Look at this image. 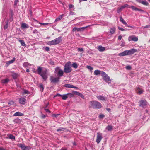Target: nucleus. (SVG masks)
<instances>
[{"label":"nucleus","instance_id":"nucleus-1","mask_svg":"<svg viewBox=\"0 0 150 150\" xmlns=\"http://www.w3.org/2000/svg\"><path fill=\"white\" fill-rule=\"evenodd\" d=\"M42 68L40 66L38 67L37 71L34 68L33 69L32 71L33 73H36L37 72L38 74L40 75L42 79L44 81H46L48 78V70L46 69H45L44 70H43L42 71Z\"/></svg>","mask_w":150,"mask_h":150},{"label":"nucleus","instance_id":"nucleus-2","mask_svg":"<svg viewBox=\"0 0 150 150\" xmlns=\"http://www.w3.org/2000/svg\"><path fill=\"white\" fill-rule=\"evenodd\" d=\"M89 103L93 108L100 109L102 107V104L99 102L96 101H90Z\"/></svg>","mask_w":150,"mask_h":150},{"label":"nucleus","instance_id":"nucleus-3","mask_svg":"<svg viewBox=\"0 0 150 150\" xmlns=\"http://www.w3.org/2000/svg\"><path fill=\"white\" fill-rule=\"evenodd\" d=\"M64 72L67 74L69 73L72 71L71 64L70 61H68L65 64L64 66Z\"/></svg>","mask_w":150,"mask_h":150},{"label":"nucleus","instance_id":"nucleus-4","mask_svg":"<svg viewBox=\"0 0 150 150\" xmlns=\"http://www.w3.org/2000/svg\"><path fill=\"white\" fill-rule=\"evenodd\" d=\"M101 76L103 80L108 84L111 83V81L109 76L105 73L103 71L101 72Z\"/></svg>","mask_w":150,"mask_h":150},{"label":"nucleus","instance_id":"nucleus-5","mask_svg":"<svg viewBox=\"0 0 150 150\" xmlns=\"http://www.w3.org/2000/svg\"><path fill=\"white\" fill-rule=\"evenodd\" d=\"M62 41L61 37H59L51 41H48L47 44L49 45H57L59 43Z\"/></svg>","mask_w":150,"mask_h":150},{"label":"nucleus","instance_id":"nucleus-6","mask_svg":"<svg viewBox=\"0 0 150 150\" xmlns=\"http://www.w3.org/2000/svg\"><path fill=\"white\" fill-rule=\"evenodd\" d=\"M55 70L56 72H57L58 75L59 76L61 77L63 76L64 71L60 69L59 67H57L55 68Z\"/></svg>","mask_w":150,"mask_h":150},{"label":"nucleus","instance_id":"nucleus-7","mask_svg":"<svg viewBox=\"0 0 150 150\" xmlns=\"http://www.w3.org/2000/svg\"><path fill=\"white\" fill-rule=\"evenodd\" d=\"M18 147L21 148L23 150H29L30 148L29 146H26L24 144L21 143H19L17 144Z\"/></svg>","mask_w":150,"mask_h":150},{"label":"nucleus","instance_id":"nucleus-8","mask_svg":"<svg viewBox=\"0 0 150 150\" xmlns=\"http://www.w3.org/2000/svg\"><path fill=\"white\" fill-rule=\"evenodd\" d=\"M102 139V134L100 132L97 133V137L96 139V142L98 144Z\"/></svg>","mask_w":150,"mask_h":150},{"label":"nucleus","instance_id":"nucleus-9","mask_svg":"<svg viewBox=\"0 0 150 150\" xmlns=\"http://www.w3.org/2000/svg\"><path fill=\"white\" fill-rule=\"evenodd\" d=\"M128 40L129 41H137L138 40V37H136L135 36L133 35L130 36L128 37Z\"/></svg>","mask_w":150,"mask_h":150},{"label":"nucleus","instance_id":"nucleus-10","mask_svg":"<svg viewBox=\"0 0 150 150\" xmlns=\"http://www.w3.org/2000/svg\"><path fill=\"white\" fill-rule=\"evenodd\" d=\"M59 79L60 78L59 77L54 78L52 76H51L50 78V80L51 82L55 83L59 82Z\"/></svg>","mask_w":150,"mask_h":150},{"label":"nucleus","instance_id":"nucleus-11","mask_svg":"<svg viewBox=\"0 0 150 150\" xmlns=\"http://www.w3.org/2000/svg\"><path fill=\"white\" fill-rule=\"evenodd\" d=\"M19 101L20 103L24 105L26 103V99L23 97H21L19 99Z\"/></svg>","mask_w":150,"mask_h":150},{"label":"nucleus","instance_id":"nucleus-12","mask_svg":"<svg viewBox=\"0 0 150 150\" xmlns=\"http://www.w3.org/2000/svg\"><path fill=\"white\" fill-rule=\"evenodd\" d=\"M29 27L28 25L25 23H22L21 24V28L22 30L28 28Z\"/></svg>","mask_w":150,"mask_h":150},{"label":"nucleus","instance_id":"nucleus-13","mask_svg":"<svg viewBox=\"0 0 150 150\" xmlns=\"http://www.w3.org/2000/svg\"><path fill=\"white\" fill-rule=\"evenodd\" d=\"M129 55H132L137 52V49H132L129 50H127Z\"/></svg>","mask_w":150,"mask_h":150},{"label":"nucleus","instance_id":"nucleus-14","mask_svg":"<svg viewBox=\"0 0 150 150\" xmlns=\"http://www.w3.org/2000/svg\"><path fill=\"white\" fill-rule=\"evenodd\" d=\"M97 98L99 100H101L103 101H105L106 100V98L102 95H99L97 96Z\"/></svg>","mask_w":150,"mask_h":150},{"label":"nucleus","instance_id":"nucleus-15","mask_svg":"<svg viewBox=\"0 0 150 150\" xmlns=\"http://www.w3.org/2000/svg\"><path fill=\"white\" fill-rule=\"evenodd\" d=\"M147 105L146 102L145 100H141L140 102L139 106L144 107Z\"/></svg>","mask_w":150,"mask_h":150},{"label":"nucleus","instance_id":"nucleus-16","mask_svg":"<svg viewBox=\"0 0 150 150\" xmlns=\"http://www.w3.org/2000/svg\"><path fill=\"white\" fill-rule=\"evenodd\" d=\"M64 86L66 88H74L75 89H78V87H75L73 86V85L70 84H65L64 85Z\"/></svg>","mask_w":150,"mask_h":150},{"label":"nucleus","instance_id":"nucleus-17","mask_svg":"<svg viewBox=\"0 0 150 150\" xmlns=\"http://www.w3.org/2000/svg\"><path fill=\"white\" fill-rule=\"evenodd\" d=\"M129 55L127 50H125L123 52L119 54L118 55L120 56H122Z\"/></svg>","mask_w":150,"mask_h":150},{"label":"nucleus","instance_id":"nucleus-18","mask_svg":"<svg viewBox=\"0 0 150 150\" xmlns=\"http://www.w3.org/2000/svg\"><path fill=\"white\" fill-rule=\"evenodd\" d=\"M90 25L86 26V27H82L79 28H77V31H83L86 28L90 27Z\"/></svg>","mask_w":150,"mask_h":150},{"label":"nucleus","instance_id":"nucleus-19","mask_svg":"<svg viewBox=\"0 0 150 150\" xmlns=\"http://www.w3.org/2000/svg\"><path fill=\"white\" fill-rule=\"evenodd\" d=\"M136 91L137 93L139 95L142 94L143 92V90L141 89L140 87H137Z\"/></svg>","mask_w":150,"mask_h":150},{"label":"nucleus","instance_id":"nucleus-20","mask_svg":"<svg viewBox=\"0 0 150 150\" xmlns=\"http://www.w3.org/2000/svg\"><path fill=\"white\" fill-rule=\"evenodd\" d=\"M15 58L13 57L12 60L6 62V64L8 66L10 64L13 63L15 60Z\"/></svg>","mask_w":150,"mask_h":150},{"label":"nucleus","instance_id":"nucleus-21","mask_svg":"<svg viewBox=\"0 0 150 150\" xmlns=\"http://www.w3.org/2000/svg\"><path fill=\"white\" fill-rule=\"evenodd\" d=\"M116 30V28L115 27H113L112 28H111L110 29V34H113Z\"/></svg>","mask_w":150,"mask_h":150},{"label":"nucleus","instance_id":"nucleus-22","mask_svg":"<svg viewBox=\"0 0 150 150\" xmlns=\"http://www.w3.org/2000/svg\"><path fill=\"white\" fill-rule=\"evenodd\" d=\"M98 49L100 52H103L105 50V47L101 45L99 46L98 47Z\"/></svg>","mask_w":150,"mask_h":150},{"label":"nucleus","instance_id":"nucleus-23","mask_svg":"<svg viewBox=\"0 0 150 150\" xmlns=\"http://www.w3.org/2000/svg\"><path fill=\"white\" fill-rule=\"evenodd\" d=\"M8 136L9 137V138L12 139L14 141H15V137L11 134H8Z\"/></svg>","mask_w":150,"mask_h":150},{"label":"nucleus","instance_id":"nucleus-24","mask_svg":"<svg viewBox=\"0 0 150 150\" xmlns=\"http://www.w3.org/2000/svg\"><path fill=\"white\" fill-rule=\"evenodd\" d=\"M64 16V14H62L60 15L58 18L56 19L55 21V22H57V21H60L62 18L63 16Z\"/></svg>","mask_w":150,"mask_h":150},{"label":"nucleus","instance_id":"nucleus-25","mask_svg":"<svg viewBox=\"0 0 150 150\" xmlns=\"http://www.w3.org/2000/svg\"><path fill=\"white\" fill-rule=\"evenodd\" d=\"M101 72L99 70H96L94 71V74L95 75H98L100 74H101Z\"/></svg>","mask_w":150,"mask_h":150},{"label":"nucleus","instance_id":"nucleus-26","mask_svg":"<svg viewBox=\"0 0 150 150\" xmlns=\"http://www.w3.org/2000/svg\"><path fill=\"white\" fill-rule=\"evenodd\" d=\"M9 81V79H6L2 80L1 81V82L3 84H5L7 83Z\"/></svg>","mask_w":150,"mask_h":150},{"label":"nucleus","instance_id":"nucleus-27","mask_svg":"<svg viewBox=\"0 0 150 150\" xmlns=\"http://www.w3.org/2000/svg\"><path fill=\"white\" fill-rule=\"evenodd\" d=\"M23 115V114L19 112H16L13 115L14 116H22Z\"/></svg>","mask_w":150,"mask_h":150},{"label":"nucleus","instance_id":"nucleus-28","mask_svg":"<svg viewBox=\"0 0 150 150\" xmlns=\"http://www.w3.org/2000/svg\"><path fill=\"white\" fill-rule=\"evenodd\" d=\"M129 6V5L127 4H125L124 5H123L121 6L120 7H119V8L121 9L122 11L125 8H128V6Z\"/></svg>","mask_w":150,"mask_h":150},{"label":"nucleus","instance_id":"nucleus-29","mask_svg":"<svg viewBox=\"0 0 150 150\" xmlns=\"http://www.w3.org/2000/svg\"><path fill=\"white\" fill-rule=\"evenodd\" d=\"M120 21L122 23V24H125V25H127V23L124 20L121 16L120 17Z\"/></svg>","mask_w":150,"mask_h":150},{"label":"nucleus","instance_id":"nucleus-30","mask_svg":"<svg viewBox=\"0 0 150 150\" xmlns=\"http://www.w3.org/2000/svg\"><path fill=\"white\" fill-rule=\"evenodd\" d=\"M68 98V94H64L62 96V99L63 100H66Z\"/></svg>","mask_w":150,"mask_h":150},{"label":"nucleus","instance_id":"nucleus-31","mask_svg":"<svg viewBox=\"0 0 150 150\" xmlns=\"http://www.w3.org/2000/svg\"><path fill=\"white\" fill-rule=\"evenodd\" d=\"M141 4L145 6L149 5L148 3L146 0H143Z\"/></svg>","mask_w":150,"mask_h":150},{"label":"nucleus","instance_id":"nucleus-32","mask_svg":"<svg viewBox=\"0 0 150 150\" xmlns=\"http://www.w3.org/2000/svg\"><path fill=\"white\" fill-rule=\"evenodd\" d=\"M39 87L41 89V91H43L44 89V87L42 83L40 84Z\"/></svg>","mask_w":150,"mask_h":150},{"label":"nucleus","instance_id":"nucleus-33","mask_svg":"<svg viewBox=\"0 0 150 150\" xmlns=\"http://www.w3.org/2000/svg\"><path fill=\"white\" fill-rule=\"evenodd\" d=\"M112 129V126L111 125H108L106 128V129L108 131H111Z\"/></svg>","mask_w":150,"mask_h":150},{"label":"nucleus","instance_id":"nucleus-34","mask_svg":"<svg viewBox=\"0 0 150 150\" xmlns=\"http://www.w3.org/2000/svg\"><path fill=\"white\" fill-rule=\"evenodd\" d=\"M18 41L22 46H25L26 45V44L23 40H19Z\"/></svg>","mask_w":150,"mask_h":150},{"label":"nucleus","instance_id":"nucleus-35","mask_svg":"<svg viewBox=\"0 0 150 150\" xmlns=\"http://www.w3.org/2000/svg\"><path fill=\"white\" fill-rule=\"evenodd\" d=\"M20 120L19 119H16L13 120V122L15 123H18L20 122Z\"/></svg>","mask_w":150,"mask_h":150},{"label":"nucleus","instance_id":"nucleus-36","mask_svg":"<svg viewBox=\"0 0 150 150\" xmlns=\"http://www.w3.org/2000/svg\"><path fill=\"white\" fill-rule=\"evenodd\" d=\"M30 65V64L27 62H25L23 64V66L24 67H27Z\"/></svg>","mask_w":150,"mask_h":150},{"label":"nucleus","instance_id":"nucleus-37","mask_svg":"<svg viewBox=\"0 0 150 150\" xmlns=\"http://www.w3.org/2000/svg\"><path fill=\"white\" fill-rule=\"evenodd\" d=\"M121 42L122 43L120 45V46H121V47H123L125 46V41L123 39H122L121 40Z\"/></svg>","mask_w":150,"mask_h":150},{"label":"nucleus","instance_id":"nucleus-38","mask_svg":"<svg viewBox=\"0 0 150 150\" xmlns=\"http://www.w3.org/2000/svg\"><path fill=\"white\" fill-rule=\"evenodd\" d=\"M30 93V92L28 91V90L25 89H24L23 90V94H29Z\"/></svg>","mask_w":150,"mask_h":150},{"label":"nucleus","instance_id":"nucleus-39","mask_svg":"<svg viewBox=\"0 0 150 150\" xmlns=\"http://www.w3.org/2000/svg\"><path fill=\"white\" fill-rule=\"evenodd\" d=\"M72 67L75 68L76 69L78 67V65L76 63H73L72 64Z\"/></svg>","mask_w":150,"mask_h":150},{"label":"nucleus","instance_id":"nucleus-40","mask_svg":"<svg viewBox=\"0 0 150 150\" xmlns=\"http://www.w3.org/2000/svg\"><path fill=\"white\" fill-rule=\"evenodd\" d=\"M69 8L70 9V10H74V6L72 4H70L69 5Z\"/></svg>","mask_w":150,"mask_h":150},{"label":"nucleus","instance_id":"nucleus-41","mask_svg":"<svg viewBox=\"0 0 150 150\" xmlns=\"http://www.w3.org/2000/svg\"><path fill=\"white\" fill-rule=\"evenodd\" d=\"M18 1L19 0H15L14 4V8H16V7L17 3Z\"/></svg>","mask_w":150,"mask_h":150},{"label":"nucleus","instance_id":"nucleus-42","mask_svg":"<svg viewBox=\"0 0 150 150\" xmlns=\"http://www.w3.org/2000/svg\"><path fill=\"white\" fill-rule=\"evenodd\" d=\"M64 129H65L63 127H59L57 129V131L59 132V131H64Z\"/></svg>","mask_w":150,"mask_h":150},{"label":"nucleus","instance_id":"nucleus-43","mask_svg":"<svg viewBox=\"0 0 150 150\" xmlns=\"http://www.w3.org/2000/svg\"><path fill=\"white\" fill-rule=\"evenodd\" d=\"M68 94V97H69L70 98L73 97L74 96V94L72 93H69L67 94Z\"/></svg>","mask_w":150,"mask_h":150},{"label":"nucleus","instance_id":"nucleus-44","mask_svg":"<svg viewBox=\"0 0 150 150\" xmlns=\"http://www.w3.org/2000/svg\"><path fill=\"white\" fill-rule=\"evenodd\" d=\"M8 104H9L12 105H15L16 103L13 101H11Z\"/></svg>","mask_w":150,"mask_h":150},{"label":"nucleus","instance_id":"nucleus-45","mask_svg":"<svg viewBox=\"0 0 150 150\" xmlns=\"http://www.w3.org/2000/svg\"><path fill=\"white\" fill-rule=\"evenodd\" d=\"M12 77L13 78V79H16L17 78V74H16L15 73L13 74L12 75Z\"/></svg>","mask_w":150,"mask_h":150},{"label":"nucleus","instance_id":"nucleus-46","mask_svg":"<svg viewBox=\"0 0 150 150\" xmlns=\"http://www.w3.org/2000/svg\"><path fill=\"white\" fill-rule=\"evenodd\" d=\"M72 93L75 95L79 96L80 93H79L77 91H74L72 92Z\"/></svg>","mask_w":150,"mask_h":150},{"label":"nucleus","instance_id":"nucleus-47","mask_svg":"<svg viewBox=\"0 0 150 150\" xmlns=\"http://www.w3.org/2000/svg\"><path fill=\"white\" fill-rule=\"evenodd\" d=\"M128 8H131L132 10H134L135 11H137V8L135 7L134 6H132L131 7H129L128 6Z\"/></svg>","mask_w":150,"mask_h":150},{"label":"nucleus","instance_id":"nucleus-48","mask_svg":"<svg viewBox=\"0 0 150 150\" xmlns=\"http://www.w3.org/2000/svg\"><path fill=\"white\" fill-rule=\"evenodd\" d=\"M86 67L91 71L93 69V67L90 66H87Z\"/></svg>","mask_w":150,"mask_h":150},{"label":"nucleus","instance_id":"nucleus-49","mask_svg":"<svg viewBox=\"0 0 150 150\" xmlns=\"http://www.w3.org/2000/svg\"><path fill=\"white\" fill-rule=\"evenodd\" d=\"M8 22H7L6 24L5 25H4V30H6V29H7V28H8Z\"/></svg>","mask_w":150,"mask_h":150},{"label":"nucleus","instance_id":"nucleus-50","mask_svg":"<svg viewBox=\"0 0 150 150\" xmlns=\"http://www.w3.org/2000/svg\"><path fill=\"white\" fill-rule=\"evenodd\" d=\"M118 29L119 30H120L122 31H126L127 30V29H126V30L125 29L123 28H122L119 26H118Z\"/></svg>","mask_w":150,"mask_h":150},{"label":"nucleus","instance_id":"nucleus-51","mask_svg":"<svg viewBox=\"0 0 150 150\" xmlns=\"http://www.w3.org/2000/svg\"><path fill=\"white\" fill-rule=\"evenodd\" d=\"M10 15H13V11L12 9H10L9 11Z\"/></svg>","mask_w":150,"mask_h":150},{"label":"nucleus","instance_id":"nucleus-52","mask_svg":"<svg viewBox=\"0 0 150 150\" xmlns=\"http://www.w3.org/2000/svg\"><path fill=\"white\" fill-rule=\"evenodd\" d=\"M44 110L47 112H48L49 113H51V111L49 110L48 109L44 108Z\"/></svg>","mask_w":150,"mask_h":150},{"label":"nucleus","instance_id":"nucleus-53","mask_svg":"<svg viewBox=\"0 0 150 150\" xmlns=\"http://www.w3.org/2000/svg\"><path fill=\"white\" fill-rule=\"evenodd\" d=\"M78 50L79 52H83L84 51V49L83 48H78Z\"/></svg>","mask_w":150,"mask_h":150},{"label":"nucleus","instance_id":"nucleus-54","mask_svg":"<svg viewBox=\"0 0 150 150\" xmlns=\"http://www.w3.org/2000/svg\"><path fill=\"white\" fill-rule=\"evenodd\" d=\"M49 63L51 65H54V62L52 61H50Z\"/></svg>","mask_w":150,"mask_h":150},{"label":"nucleus","instance_id":"nucleus-55","mask_svg":"<svg viewBox=\"0 0 150 150\" xmlns=\"http://www.w3.org/2000/svg\"><path fill=\"white\" fill-rule=\"evenodd\" d=\"M126 68L127 69V70H130L131 69V67L130 66L128 65L126 66Z\"/></svg>","mask_w":150,"mask_h":150},{"label":"nucleus","instance_id":"nucleus-56","mask_svg":"<svg viewBox=\"0 0 150 150\" xmlns=\"http://www.w3.org/2000/svg\"><path fill=\"white\" fill-rule=\"evenodd\" d=\"M105 117L104 115L103 114H100L99 116V117L100 118H104Z\"/></svg>","mask_w":150,"mask_h":150},{"label":"nucleus","instance_id":"nucleus-57","mask_svg":"<svg viewBox=\"0 0 150 150\" xmlns=\"http://www.w3.org/2000/svg\"><path fill=\"white\" fill-rule=\"evenodd\" d=\"M77 28L74 27L73 28L72 31L73 32H74L76 30L77 31Z\"/></svg>","mask_w":150,"mask_h":150},{"label":"nucleus","instance_id":"nucleus-58","mask_svg":"<svg viewBox=\"0 0 150 150\" xmlns=\"http://www.w3.org/2000/svg\"><path fill=\"white\" fill-rule=\"evenodd\" d=\"M13 15H10V19L12 21H13Z\"/></svg>","mask_w":150,"mask_h":150},{"label":"nucleus","instance_id":"nucleus-59","mask_svg":"<svg viewBox=\"0 0 150 150\" xmlns=\"http://www.w3.org/2000/svg\"><path fill=\"white\" fill-rule=\"evenodd\" d=\"M33 33L35 34H37L38 33V31L36 29H35L33 31Z\"/></svg>","mask_w":150,"mask_h":150},{"label":"nucleus","instance_id":"nucleus-60","mask_svg":"<svg viewBox=\"0 0 150 150\" xmlns=\"http://www.w3.org/2000/svg\"><path fill=\"white\" fill-rule=\"evenodd\" d=\"M40 24H41L43 25H48V23H40Z\"/></svg>","mask_w":150,"mask_h":150},{"label":"nucleus","instance_id":"nucleus-61","mask_svg":"<svg viewBox=\"0 0 150 150\" xmlns=\"http://www.w3.org/2000/svg\"><path fill=\"white\" fill-rule=\"evenodd\" d=\"M79 96L81 97L82 98H84V96L81 93H80Z\"/></svg>","mask_w":150,"mask_h":150},{"label":"nucleus","instance_id":"nucleus-62","mask_svg":"<svg viewBox=\"0 0 150 150\" xmlns=\"http://www.w3.org/2000/svg\"><path fill=\"white\" fill-rule=\"evenodd\" d=\"M121 11L122 10L121 9H120L119 7L117 11V12L118 13H120Z\"/></svg>","mask_w":150,"mask_h":150},{"label":"nucleus","instance_id":"nucleus-63","mask_svg":"<svg viewBox=\"0 0 150 150\" xmlns=\"http://www.w3.org/2000/svg\"><path fill=\"white\" fill-rule=\"evenodd\" d=\"M60 115V114H53L52 115V116H54L55 117H58L59 115Z\"/></svg>","mask_w":150,"mask_h":150},{"label":"nucleus","instance_id":"nucleus-64","mask_svg":"<svg viewBox=\"0 0 150 150\" xmlns=\"http://www.w3.org/2000/svg\"><path fill=\"white\" fill-rule=\"evenodd\" d=\"M122 36L121 35H120L118 37V40H121L122 39Z\"/></svg>","mask_w":150,"mask_h":150}]
</instances>
